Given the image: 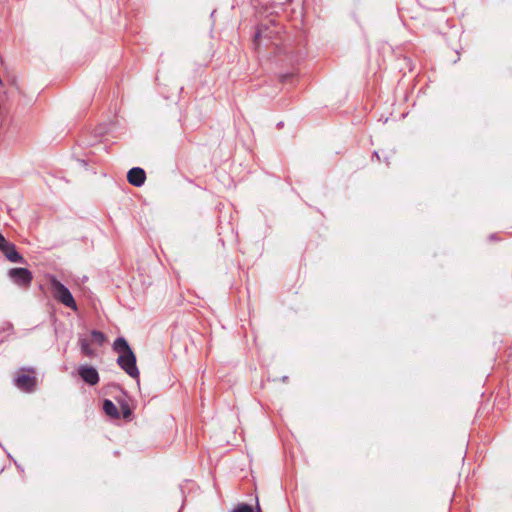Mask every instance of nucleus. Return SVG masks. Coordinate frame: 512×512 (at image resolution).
Here are the masks:
<instances>
[{
  "label": "nucleus",
  "instance_id": "f257e3e1",
  "mask_svg": "<svg viewBox=\"0 0 512 512\" xmlns=\"http://www.w3.org/2000/svg\"><path fill=\"white\" fill-rule=\"evenodd\" d=\"M112 349L118 354L116 360L118 366L131 378L137 379L139 377V369L136 364L137 359L128 341L120 336L115 339Z\"/></svg>",
  "mask_w": 512,
  "mask_h": 512
},
{
  "label": "nucleus",
  "instance_id": "f03ea898",
  "mask_svg": "<svg viewBox=\"0 0 512 512\" xmlns=\"http://www.w3.org/2000/svg\"><path fill=\"white\" fill-rule=\"evenodd\" d=\"M51 293L53 298L64 306L76 311V301L70 290L54 276L50 279Z\"/></svg>",
  "mask_w": 512,
  "mask_h": 512
},
{
  "label": "nucleus",
  "instance_id": "7ed1b4c3",
  "mask_svg": "<svg viewBox=\"0 0 512 512\" xmlns=\"http://www.w3.org/2000/svg\"><path fill=\"white\" fill-rule=\"evenodd\" d=\"M26 368H22L21 372L25 371ZM30 374L18 373L14 378V385L24 392H32L36 387L35 370L33 368H27Z\"/></svg>",
  "mask_w": 512,
  "mask_h": 512
},
{
  "label": "nucleus",
  "instance_id": "20e7f679",
  "mask_svg": "<svg viewBox=\"0 0 512 512\" xmlns=\"http://www.w3.org/2000/svg\"><path fill=\"white\" fill-rule=\"evenodd\" d=\"M8 275L15 284L21 287L30 286L33 280V275L27 268H11Z\"/></svg>",
  "mask_w": 512,
  "mask_h": 512
},
{
  "label": "nucleus",
  "instance_id": "39448f33",
  "mask_svg": "<svg viewBox=\"0 0 512 512\" xmlns=\"http://www.w3.org/2000/svg\"><path fill=\"white\" fill-rule=\"evenodd\" d=\"M78 375L90 386L98 384L100 380L98 371L89 365H80L78 368Z\"/></svg>",
  "mask_w": 512,
  "mask_h": 512
},
{
  "label": "nucleus",
  "instance_id": "423d86ee",
  "mask_svg": "<svg viewBox=\"0 0 512 512\" xmlns=\"http://www.w3.org/2000/svg\"><path fill=\"white\" fill-rule=\"evenodd\" d=\"M0 251L12 263H25L24 257L17 251L15 244L7 240Z\"/></svg>",
  "mask_w": 512,
  "mask_h": 512
},
{
  "label": "nucleus",
  "instance_id": "0eeeda50",
  "mask_svg": "<svg viewBox=\"0 0 512 512\" xmlns=\"http://www.w3.org/2000/svg\"><path fill=\"white\" fill-rule=\"evenodd\" d=\"M127 180L131 185L141 187L145 183L146 173L140 167H133L127 173Z\"/></svg>",
  "mask_w": 512,
  "mask_h": 512
},
{
  "label": "nucleus",
  "instance_id": "6e6552de",
  "mask_svg": "<svg viewBox=\"0 0 512 512\" xmlns=\"http://www.w3.org/2000/svg\"><path fill=\"white\" fill-rule=\"evenodd\" d=\"M103 410L109 417L113 419H119L120 418V412L116 405L109 399H105L103 401Z\"/></svg>",
  "mask_w": 512,
  "mask_h": 512
},
{
  "label": "nucleus",
  "instance_id": "1a4fd4ad",
  "mask_svg": "<svg viewBox=\"0 0 512 512\" xmlns=\"http://www.w3.org/2000/svg\"><path fill=\"white\" fill-rule=\"evenodd\" d=\"M79 346H80L81 352L85 356H88V357H94L95 356V351L91 348L88 339L80 338L79 339Z\"/></svg>",
  "mask_w": 512,
  "mask_h": 512
},
{
  "label": "nucleus",
  "instance_id": "9d476101",
  "mask_svg": "<svg viewBox=\"0 0 512 512\" xmlns=\"http://www.w3.org/2000/svg\"><path fill=\"white\" fill-rule=\"evenodd\" d=\"M233 512H255V511L251 505L246 504V503H240L234 508ZM256 512H262L258 503L256 505Z\"/></svg>",
  "mask_w": 512,
  "mask_h": 512
},
{
  "label": "nucleus",
  "instance_id": "9b49d317",
  "mask_svg": "<svg viewBox=\"0 0 512 512\" xmlns=\"http://www.w3.org/2000/svg\"><path fill=\"white\" fill-rule=\"evenodd\" d=\"M91 337L98 345H102L105 342V334L99 330H92Z\"/></svg>",
  "mask_w": 512,
  "mask_h": 512
},
{
  "label": "nucleus",
  "instance_id": "f8f14e48",
  "mask_svg": "<svg viewBox=\"0 0 512 512\" xmlns=\"http://www.w3.org/2000/svg\"><path fill=\"white\" fill-rule=\"evenodd\" d=\"M120 407H121L123 417L125 419H130V417L132 415V410H131L129 404L127 402L123 401V402H121Z\"/></svg>",
  "mask_w": 512,
  "mask_h": 512
},
{
  "label": "nucleus",
  "instance_id": "ddd939ff",
  "mask_svg": "<svg viewBox=\"0 0 512 512\" xmlns=\"http://www.w3.org/2000/svg\"><path fill=\"white\" fill-rule=\"evenodd\" d=\"M7 240L5 237L0 233V249H2V246L6 244Z\"/></svg>",
  "mask_w": 512,
  "mask_h": 512
},
{
  "label": "nucleus",
  "instance_id": "4468645a",
  "mask_svg": "<svg viewBox=\"0 0 512 512\" xmlns=\"http://www.w3.org/2000/svg\"><path fill=\"white\" fill-rule=\"evenodd\" d=\"M261 37V32L260 30H258L256 33H255V36H254V42L257 43L258 39Z\"/></svg>",
  "mask_w": 512,
  "mask_h": 512
},
{
  "label": "nucleus",
  "instance_id": "2eb2a0df",
  "mask_svg": "<svg viewBox=\"0 0 512 512\" xmlns=\"http://www.w3.org/2000/svg\"><path fill=\"white\" fill-rule=\"evenodd\" d=\"M372 157H373V158L375 157V158L377 159V161H380V157H379V155H378V152H376V151H375V152L373 153V156H372Z\"/></svg>",
  "mask_w": 512,
  "mask_h": 512
},
{
  "label": "nucleus",
  "instance_id": "dca6fc26",
  "mask_svg": "<svg viewBox=\"0 0 512 512\" xmlns=\"http://www.w3.org/2000/svg\"><path fill=\"white\" fill-rule=\"evenodd\" d=\"M277 126H278L279 128H280V127H282V126H283V122H279V123L277 124Z\"/></svg>",
  "mask_w": 512,
  "mask_h": 512
}]
</instances>
